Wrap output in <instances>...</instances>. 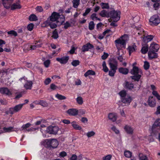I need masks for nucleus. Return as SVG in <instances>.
<instances>
[{"label":"nucleus","instance_id":"f257e3e1","mask_svg":"<svg viewBox=\"0 0 160 160\" xmlns=\"http://www.w3.org/2000/svg\"><path fill=\"white\" fill-rule=\"evenodd\" d=\"M135 64V63L133 64V68L130 71L131 73L134 76H131V78L135 81H138L142 74V72L141 69L134 66Z\"/></svg>","mask_w":160,"mask_h":160},{"label":"nucleus","instance_id":"f03ea898","mask_svg":"<svg viewBox=\"0 0 160 160\" xmlns=\"http://www.w3.org/2000/svg\"><path fill=\"white\" fill-rule=\"evenodd\" d=\"M49 20L53 22L56 21L57 22L60 23L62 24L64 21V16L62 15H60L58 13L54 12L49 18Z\"/></svg>","mask_w":160,"mask_h":160},{"label":"nucleus","instance_id":"7ed1b4c3","mask_svg":"<svg viewBox=\"0 0 160 160\" xmlns=\"http://www.w3.org/2000/svg\"><path fill=\"white\" fill-rule=\"evenodd\" d=\"M126 40L125 36L121 37L119 39L116 40L115 42L118 51H120L122 48H125L126 45Z\"/></svg>","mask_w":160,"mask_h":160},{"label":"nucleus","instance_id":"20e7f679","mask_svg":"<svg viewBox=\"0 0 160 160\" xmlns=\"http://www.w3.org/2000/svg\"><path fill=\"white\" fill-rule=\"evenodd\" d=\"M45 144L48 148H57L58 145V142L56 139H46L45 141Z\"/></svg>","mask_w":160,"mask_h":160},{"label":"nucleus","instance_id":"39448f33","mask_svg":"<svg viewBox=\"0 0 160 160\" xmlns=\"http://www.w3.org/2000/svg\"><path fill=\"white\" fill-rule=\"evenodd\" d=\"M19 80L22 82H24V88L27 90H30L32 89L33 83L31 80H28L27 78L24 77L19 79Z\"/></svg>","mask_w":160,"mask_h":160},{"label":"nucleus","instance_id":"423d86ee","mask_svg":"<svg viewBox=\"0 0 160 160\" xmlns=\"http://www.w3.org/2000/svg\"><path fill=\"white\" fill-rule=\"evenodd\" d=\"M59 130L57 126H50L47 128L46 132L50 134H57Z\"/></svg>","mask_w":160,"mask_h":160},{"label":"nucleus","instance_id":"0eeeda50","mask_svg":"<svg viewBox=\"0 0 160 160\" xmlns=\"http://www.w3.org/2000/svg\"><path fill=\"white\" fill-rule=\"evenodd\" d=\"M149 21L153 24L157 25L160 23V19L157 15H154L151 17Z\"/></svg>","mask_w":160,"mask_h":160},{"label":"nucleus","instance_id":"6e6552de","mask_svg":"<svg viewBox=\"0 0 160 160\" xmlns=\"http://www.w3.org/2000/svg\"><path fill=\"white\" fill-rule=\"evenodd\" d=\"M120 13L119 11H113L110 13L111 18L113 19L114 21H117L120 19Z\"/></svg>","mask_w":160,"mask_h":160},{"label":"nucleus","instance_id":"1a4fd4ad","mask_svg":"<svg viewBox=\"0 0 160 160\" xmlns=\"http://www.w3.org/2000/svg\"><path fill=\"white\" fill-rule=\"evenodd\" d=\"M12 89H9L7 88H0V93L8 96L12 94Z\"/></svg>","mask_w":160,"mask_h":160},{"label":"nucleus","instance_id":"9d476101","mask_svg":"<svg viewBox=\"0 0 160 160\" xmlns=\"http://www.w3.org/2000/svg\"><path fill=\"white\" fill-rule=\"evenodd\" d=\"M22 8V6L20 4L19 0L14 2L12 4L11 6V9L12 10H14L17 9H20Z\"/></svg>","mask_w":160,"mask_h":160},{"label":"nucleus","instance_id":"9b49d317","mask_svg":"<svg viewBox=\"0 0 160 160\" xmlns=\"http://www.w3.org/2000/svg\"><path fill=\"white\" fill-rule=\"evenodd\" d=\"M16 130L13 127H4L2 130H0V134L5 132H10L13 131H16Z\"/></svg>","mask_w":160,"mask_h":160},{"label":"nucleus","instance_id":"f8f14e48","mask_svg":"<svg viewBox=\"0 0 160 160\" xmlns=\"http://www.w3.org/2000/svg\"><path fill=\"white\" fill-rule=\"evenodd\" d=\"M52 22L53 21H50L49 18H48V20L45 21L43 24L46 27L49 26L51 28L54 29L56 28L57 25L56 24L53 23Z\"/></svg>","mask_w":160,"mask_h":160},{"label":"nucleus","instance_id":"ddd939ff","mask_svg":"<svg viewBox=\"0 0 160 160\" xmlns=\"http://www.w3.org/2000/svg\"><path fill=\"white\" fill-rule=\"evenodd\" d=\"M13 0H2V2L3 5L6 9L11 8V6Z\"/></svg>","mask_w":160,"mask_h":160},{"label":"nucleus","instance_id":"4468645a","mask_svg":"<svg viewBox=\"0 0 160 160\" xmlns=\"http://www.w3.org/2000/svg\"><path fill=\"white\" fill-rule=\"evenodd\" d=\"M69 59V58L68 56H64L61 58H57L56 59L60 63L65 64L67 62Z\"/></svg>","mask_w":160,"mask_h":160},{"label":"nucleus","instance_id":"2eb2a0df","mask_svg":"<svg viewBox=\"0 0 160 160\" xmlns=\"http://www.w3.org/2000/svg\"><path fill=\"white\" fill-rule=\"evenodd\" d=\"M159 45L154 42L152 43L149 47V50L157 52L159 49Z\"/></svg>","mask_w":160,"mask_h":160},{"label":"nucleus","instance_id":"dca6fc26","mask_svg":"<svg viewBox=\"0 0 160 160\" xmlns=\"http://www.w3.org/2000/svg\"><path fill=\"white\" fill-rule=\"evenodd\" d=\"M121 100L123 103L127 105H128L131 102L132 100V98L130 96L128 95L125 97L122 98Z\"/></svg>","mask_w":160,"mask_h":160},{"label":"nucleus","instance_id":"f3484780","mask_svg":"<svg viewBox=\"0 0 160 160\" xmlns=\"http://www.w3.org/2000/svg\"><path fill=\"white\" fill-rule=\"evenodd\" d=\"M156 52L153 51L149 50L148 52V56L149 59L156 58L158 57V54Z\"/></svg>","mask_w":160,"mask_h":160},{"label":"nucleus","instance_id":"a211bd4d","mask_svg":"<svg viewBox=\"0 0 160 160\" xmlns=\"http://www.w3.org/2000/svg\"><path fill=\"white\" fill-rule=\"evenodd\" d=\"M67 113L71 116H75L77 115L78 113V110L74 108L69 109L67 111Z\"/></svg>","mask_w":160,"mask_h":160},{"label":"nucleus","instance_id":"6ab92c4d","mask_svg":"<svg viewBox=\"0 0 160 160\" xmlns=\"http://www.w3.org/2000/svg\"><path fill=\"white\" fill-rule=\"evenodd\" d=\"M148 103L149 106L152 107H155L156 104V101L152 96L149 97L148 100Z\"/></svg>","mask_w":160,"mask_h":160},{"label":"nucleus","instance_id":"aec40b11","mask_svg":"<svg viewBox=\"0 0 160 160\" xmlns=\"http://www.w3.org/2000/svg\"><path fill=\"white\" fill-rule=\"evenodd\" d=\"M93 47V45L90 43H88L84 45L82 48V51L85 52L88 51L89 49H92Z\"/></svg>","mask_w":160,"mask_h":160},{"label":"nucleus","instance_id":"412c9836","mask_svg":"<svg viewBox=\"0 0 160 160\" xmlns=\"http://www.w3.org/2000/svg\"><path fill=\"white\" fill-rule=\"evenodd\" d=\"M108 119L113 122L116 121L117 118V115L114 113H110L108 115Z\"/></svg>","mask_w":160,"mask_h":160},{"label":"nucleus","instance_id":"4be33fe9","mask_svg":"<svg viewBox=\"0 0 160 160\" xmlns=\"http://www.w3.org/2000/svg\"><path fill=\"white\" fill-rule=\"evenodd\" d=\"M151 89L153 90L152 92V94L158 100H160V95L158 94L157 91L154 90L156 89L155 86L153 85H152L151 86Z\"/></svg>","mask_w":160,"mask_h":160},{"label":"nucleus","instance_id":"5701e85b","mask_svg":"<svg viewBox=\"0 0 160 160\" xmlns=\"http://www.w3.org/2000/svg\"><path fill=\"white\" fill-rule=\"evenodd\" d=\"M110 69L116 71L117 69L118 63L116 61H112L109 62Z\"/></svg>","mask_w":160,"mask_h":160},{"label":"nucleus","instance_id":"b1692460","mask_svg":"<svg viewBox=\"0 0 160 160\" xmlns=\"http://www.w3.org/2000/svg\"><path fill=\"white\" fill-rule=\"evenodd\" d=\"M124 129L128 134H132L133 133V129L131 127L126 125L125 126Z\"/></svg>","mask_w":160,"mask_h":160},{"label":"nucleus","instance_id":"393cba45","mask_svg":"<svg viewBox=\"0 0 160 160\" xmlns=\"http://www.w3.org/2000/svg\"><path fill=\"white\" fill-rule=\"evenodd\" d=\"M96 74L95 72L92 70H89L87 71L84 74L85 77L89 76L90 75H94Z\"/></svg>","mask_w":160,"mask_h":160},{"label":"nucleus","instance_id":"a878e982","mask_svg":"<svg viewBox=\"0 0 160 160\" xmlns=\"http://www.w3.org/2000/svg\"><path fill=\"white\" fill-rule=\"evenodd\" d=\"M128 49L129 52V55H130L132 52L136 51V46L135 44H134L132 46H129Z\"/></svg>","mask_w":160,"mask_h":160},{"label":"nucleus","instance_id":"bb28decb","mask_svg":"<svg viewBox=\"0 0 160 160\" xmlns=\"http://www.w3.org/2000/svg\"><path fill=\"white\" fill-rule=\"evenodd\" d=\"M118 71L120 73L123 74H127L128 72V69L126 68H120L118 69Z\"/></svg>","mask_w":160,"mask_h":160},{"label":"nucleus","instance_id":"cd10ccee","mask_svg":"<svg viewBox=\"0 0 160 160\" xmlns=\"http://www.w3.org/2000/svg\"><path fill=\"white\" fill-rule=\"evenodd\" d=\"M71 123L74 129L78 130H81L82 129L81 127L78 125L76 122L73 121Z\"/></svg>","mask_w":160,"mask_h":160},{"label":"nucleus","instance_id":"c85d7f7f","mask_svg":"<svg viewBox=\"0 0 160 160\" xmlns=\"http://www.w3.org/2000/svg\"><path fill=\"white\" fill-rule=\"evenodd\" d=\"M138 157L139 160H148L147 156L142 153L139 154Z\"/></svg>","mask_w":160,"mask_h":160},{"label":"nucleus","instance_id":"c756f323","mask_svg":"<svg viewBox=\"0 0 160 160\" xmlns=\"http://www.w3.org/2000/svg\"><path fill=\"white\" fill-rule=\"evenodd\" d=\"M80 0H73L72 1L73 7L75 8H77L80 3Z\"/></svg>","mask_w":160,"mask_h":160},{"label":"nucleus","instance_id":"7c9ffc66","mask_svg":"<svg viewBox=\"0 0 160 160\" xmlns=\"http://www.w3.org/2000/svg\"><path fill=\"white\" fill-rule=\"evenodd\" d=\"M119 94L121 97V100L122 99V98L128 95H127L126 91L124 90H123L120 91L119 92Z\"/></svg>","mask_w":160,"mask_h":160},{"label":"nucleus","instance_id":"2f4dec72","mask_svg":"<svg viewBox=\"0 0 160 160\" xmlns=\"http://www.w3.org/2000/svg\"><path fill=\"white\" fill-rule=\"evenodd\" d=\"M25 104V103L19 104L16 106L14 108L16 112H18L22 108L23 106Z\"/></svg>","mask_w":160,"mask_h":160},{"label":"nucleus","instance_id":"473e14b6","mask_svg":"<svg viewBox=\"0 0 160 160\" xmlns=\"http://www.w3.org/2000/svg\"><path fill=\"white\" fill-rule=\"evenodd\" d=\"M29 20L30 21H36L38 20V18L35 14L31 15L29 17Z\"/></svg>","mask_w":160,"mask_h":160},{"label":"nucleus","instance_id":"72a5a7b5","mask_svg":"<svg viewBox=\"0 0 160 160\" xmlns=\"http://www.w3.org/2000/svg\"><path fill=\"white\" fill-rule=\"evenodd\" d=\"M91 18L93 20H98L99 21H101L100 19L99 18H98L97 16V14L95 13H93L91 15Z\"/></svg>","mask_w":160,"mask_h":160},{"label":"nucleus","instance_id":"f704fd0d","mask_svg":"<svg viewBox=\"0 0 160 160\" xmlns=\"http://www.w3.org/2000/svg\"><path fill=\"white\" fill-rule=\"evenodd\" d=\"M31 125V124L29 122L23 125L22 127V130H23L24 131L27 129L28 128H29Z\"/></svg>","mask_w":160,"mask_h":160},{"label":"nucleus","instance_id":"c9c22d12","mask_svg":"<svg viewBox=\"0 0 160 160\" xmlns=\"http://www.w3.org/2000/svg\"><path fill=\"white\" fill-rule=\"evenodd\" d=\"M55 97L59 100H65L66 98L65 96L58 94H56Z\"/></svg>","mask_w":160,"mask_h":160},{"label":"nucleus","instance_id":"e433bc0d","mask_svg":"<svg viewBox=\"0 0 160 160\" xmlns=\"http://www.w3.org/2000/svg\"><path fill=\"white\" fill-rule=\"evenodd\" d=\"M80 63V62L79 60H75L72 61L71 62V64L74 67H76Z\"/></svg>","mask_w":160,"mask_h":160},{"label":"nucleus","instance_id":"4c0bfd02","mask_svg":"<svg viewBox=\"0 0 160 160\" xmlns=\"http://www.w3.org/2000/svg\"><path fill=\"white\" fill-rule=\"evenodd\" d=\"M102 66L103 68V70L105 72H107L108 71V69L106 66V63L105 61L102 62Z\"/></svg>","mask_w":160,"mask_h":160},{"label":"nucleus","instance_id":"58836bf2","mask_svg":"<svg viewBox=\"0 0 160 160\" xmlns=\"http://www.w3.org/2000/svg\"><path fill=\"white\" fill-rule=\"evenodd\" d=\"M100 5L103 9H108L109 7L108 3L102 2L100 4Z\"/></svg>","mask_w":160,"mask_h":160},{"label":"nucleus","instance_id":"ea45409f","mask_svg":"<svg viewBox=\"0 0 160 160\" xmlns=\"http://www.w3.org/2000/svg\"><path fill=\"white\" fill-rule=\"evenodd\" d=\"M8 35H10L11 36H14L16 37L17 36V32L14 30H11L7 32Z\"/></svg>","mask_w":160,"mask_h":160},{"label":"nucleus","instance_id":"a19ab883","mask_svg":"<svg viewBox=\"0 0 160 160\" xmlns=\"http://www.w3.org/2000/svg\"><path fill=\"white\" fill-rule=\"evenodd\" d=\"M125 86L126 88L129 89H131L133 88V85L128 82H126Z\"/></svg>","mask_w":160,"mask_h":160},{"label":"nucleus","instance_id":"79ce46f5","mask_svg":"<svg viewBox=\"0 0 160 160\" xmlns=\"http://www.w3.org/2000/svg\"><path fill=\"white\" fill-rule=\"evenodd\" d=\"M95 133L94 131H91L87 133L86 135L88 138H90L94 136L95 135Z\"/></svg>","mask_w":160,"mask_h":160},{"label":"nucleus","instance_id":"37998d69","mask_svg":"<svg viewBox=\"0 0 160 160\" xmlns=\"http://www.w3.org/2000/svg\"><path fill=\"white\" fill-rule=\"evenodd\" d=\"M125 156L128 158H130L132 156V153L129 151H126L124 152Z\"/></svg>","mask_w":160,"mask_h":160},{"label":"nucleus","instance_id":"c03bdc74","mask_svg":"<svg viewBox=\"0 0 160 160\" xmlns=\"http://www.w3.org/2000/svg\"><path fill=\"white\" fill-rule=\"evenodd\" d=\"M148 47L147 46H145L143 47L141 49L142 52L143 54H145L147 53V51H148Z\"/></svg>","mask_w":160,"mask_h":160},{"label":"nucleus","instance_id":"a18cd8bd","mask_svg":"<svg viewBox=\"0 0 160 160\" xmlns=\"http://www.w3.org/2000/svg\"><path fill=\"white\" fill-rule=\"evenodd\" d=\"M76 101L78 104L81 105L83 102L82 98L81 97H78L76 98Z\"/></svg>","mask_w":160,"mask_h":160},{"label":"nucleus","instance_id":"49530a36","mask_svg":"<svg viewBox=\"0 0 160 160\" xmlns=\"http://www.w3.org/2000/svg\"><path fill=\"white\" fill-rule=\"evenodd\" d=\"M40 102L39 105H40L43 107H46L48 106V103L45 101L40 100Z\"/></svg>","mask_w":160,"mask_h":160},{"label":"nucleus","instance_id":"de8ad7c7","mask_svg":"<svg viewBox=\"0 0 160 160\" xmlns=\"http://www.w3.org/2000/svg\"><path fill=\"white\" fill-rule=\"evenodd\" d=\"M94 28V24L93 21L90 22L89 24V28L90 30H93Z\"/></svg>","mask_w":160,"mask_h":160},{"label":"nucleus","instance_id":"09e8293b","mask_svg":"<svg viewBox=\"0 0 160 160\" xmlns=\"http://www.w3.org/2000/svg\"><path fill=\"white\" fill-rule=\"evenodd\" d=\"M50 63V61L49 60H47L43 62L44 65L45 67L46 68L49 67V65Z\"/></svg>","mask_w":160,"mask_h":160},{"label":"nucleus","instance_id":"8fccbe9b","mask_svg":"<svg viewBox=\"0 0 160 160\" xmlns=\"http://www.w3.org/2000/svg\"><path fill=\"white\" fill-rule=\"evenodd\" d=\"M38 43V42L37 43ZM41 46V44H38V43H36L35 45L32 46L31 47V49L34 50L36 48H39Z\"/></svg>","mask_w":160,"mask_h":160},{"label":"nucleus","instance_id":"3c124183","mask_svg":"<svg viewBox=\"0 0 160 160\" xmlns=\"http://www.w3.org/2000/svg\"><path fill=\"white\" fill-rule=\"evenodd\" d=\"M149 63L147 61H145L144 62V67L145 69L147 70L149 68Z\"/></svg>","mask_w":160,"mask_h":160},{"label":"nucleus","instance_id":"603ef678","mask_svg":"<svg viewBox=\"0 0 160 160\" xmlns=\"http://www.w3.org/2000/svg\"><path fill=\"white\" fill-rule=\"evenodd\" d=\"M52 37L54 39H57L58 38V34L57 32L55 30L52 33Z\"/></svg>","mask_w":160,"mask_h":160},{"label":"nucleus","instance_id":"864d4df0","mask_svg":"<svg viewBox=\"0 0 160 160\" xmlns=\"http://www.w3.org/2000/svg\"><path fill=\"white\" fill-rule=\"evenodd\" d=\"M116 71L115 70L110 69V71H109V75L111 77L114 76V74L116 72Z\"/></svg>","mask_w":160,"mask_h":160},{"label":"nucleus","instance_id":"5fc2aeb1","mask_svg":"<svg viewBox=\"0 0 160 160\" xmlns=\"http://www.w3.org/2000/svg\"><path fill=\"white\" fill-rule=\"evenodd\" d=\"M100 15L103 17H105L107 16V12L105 10H103L100 13Z\"/></svg>","mask_w":160,"mask_h":160},{"label":"nucleus","instance_id":"6e6d98bb","mask_svg":"<svg viewBox=\"0 0 160 160\" xmlns=\"http://www.w3.org/2000/svg\"><path fill=\"white\" fill-rule=\"evenodd\" d=\"M34 25L32 23L29 24L27 26V28L28 30L31 31L33 29Z\"/></svg>","mask_w":160,"mask_h":160},{"label":"nucleus","instance_id":"4d7b16f0","mask_svg":"<svg viewBox=\"0 0 160 160\" xmlns=\"http://www.w3.org/2000/svg\"><path fill=\"white\" fill-rule=\"evenodd\" d=\"M114 31L115 30H114L113 31H112L111 29H107L103 32V35L105 36L107 33H109L110 32L112 33L114 32Z\"/></svg>","mask_w":160,"mask_h":160},{"label":"nucleus","instance_id":"13d9d810","mask_svg":"<svg viewBox=\"0 0 160 160\" xmlns=\"http://www.w3.org/2000/svg\"><path fill=\"white\" fill-rule=\"evenodd\" d=\"M112 158V155H108L102 158L103 160H110Z\"/></svg>","mask_w":160,"mask_h":160},{"label":"nucleus","instance_id":"bf43d9fd","mask_svg":"<svg viewBox=\"0 0 160 160\" xmlns=\"http://www.w3.org/2000/svg\"><path fill=\"white\" fill-rule=\"evenodd\" d=\"M51 81V79L49 78H46L44 81V83L46 85H48L50 83Z\"/></svg>","mask_w":160,"mask_h":160},{"label":"nucleus","instance_id":"052dcab7","mask_svg":"<svg viewBox=\"0 0 160 160\" xmlns=\"http://www.w3.org/2000/svg\"><path fill=\"white\" fill-rule=\"evenodd\" d=\"M153 37L152 35H148L146 37V38L148 42H149L151 41L153 39Z\"/></svg>","mask_w":160,"mask_h":160},{"label":"nucleus","instance_id":"680f3d73","mask_svg":"<svg viewBox=\"0 0 160 160\" xmlns=\"http://www.w3.org/2000/svg\"><path fill=\"white\" fill-rule=\"evenodd\" d=\"M91 10V9L90 8H87L85 12L83 14V16H86L90 12Z\"/></svg>","mask_w":160,"mask_h":160},{"label":"nucleus","instance_id":"e2e57ef3","mask_svg":"<svg viewBox=\"0 0 160 160\" xmlns=\"http://www.w3.org/2000/svg\"><path fill=\"white\" fill-rule=\"evenodd\" d=\"M8 112L10 114H12L16 112L14 108H10L9 109Z\"/></svg>","mask_w":160,"mask_h":160},{"label":"nucleus","instance_id":"0e129e2a","mask_svg":"<svg viewBox=\"0 0 160 160\" xmlns=\"http://www.w3.org/2000/svg\"><path fill=\"white\" fill-rule=\"evenodd\" d=\"M50 88L52 90H55L58 88V87L54 84L52 83L50 85Z\"/></svg>","mask_w":160,"mask_h":160},{"label":"nucleus","instance_id":"69168bd1","mask_svg":"<svg viewBox=\"0 0 160 160\" xmlns=\"http://www.w3.org/2000/svg\"><path fill=\"white\" fill-rule=\"evenodd\" d=\"M111 129L113 131H114L115 132L116 134H118L119 133V131L116 128L115 126H113L112 128Z\"/></svg>","mask_w":160,"mask_h":160},{"label":"nucleus","instance_id":"338daca9","mask_svg":"<svg viewBox=\"0 0 160 160\" xmlns=\"http://www.w3.org/2000/svg\"><path fill=\"white\" fill-rule=\"evenodd\" d=\"M59 155L61 157H63L67 155V153L64 151H62L60 153Z\"/></svg>","mask_w":160,"mask_h":160},{"label":"nucleus","instance_id":"774afa93","mask_svg":"<svg viewBox=\"0 0 160 160\" xmlns=\"http://www.w3.org/2000/svg\"><path fill=\"white\" fill-rule=\"evenodd\" d=\"M71 26V24L68 22H66L64 25V28L65 29H67L68 28L70 27Z\"/></svg>","mask_w":160,"mask_h":160}]
</instances>
